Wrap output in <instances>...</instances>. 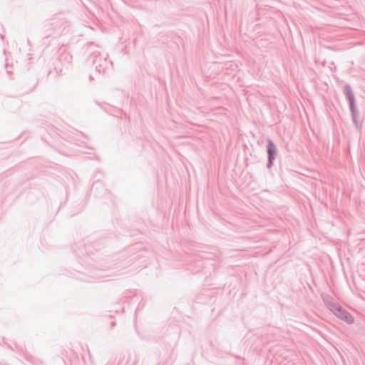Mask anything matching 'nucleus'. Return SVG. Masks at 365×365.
<instances>
[{"label": "nucleus", "instance_id": "1", "mask_svg": "<svg viewBox=\"0 0 365 365\" xmlns=\"http://www.w3.org/2000/svg\"><path fill=\"white\" fill-rule=\"evenodd\" d=\"M333 312L338 317L344 319L345 322L348 323H351L353 322V319L351 315H349L347 312L343 310L340 307H335L333 308Z\"/></svg>", "mask_w": 365, "mask_h": 365}, {"label": "nucleus", "instance_id": "2", "mask_svg": "<svg viewBox=\"0 0 365 365\" xmlns=\"http://www.w3.org/2000/svg\"><path fill=\"white\" fill-rule=\"evenodd\" d=\"M267 151H268V154H269V164H272V160L274 158V153H275L274 145L272 143V141H269Z\"/></svg>", "mask_w": 365, "mask_h": 365}]
</instances>
